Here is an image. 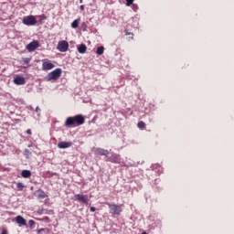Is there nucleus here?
Masks as SVG:
<instances>
[{"label": "nucleus", "instance_id": "obj_24", "mask_svg": "<svg viewBox=\"0 0 234 234\" xmlns=\"http://www.w3.org/2000/svg\"><path fill=\"white\" fill-rule=\"evenodd\" d=\"M125 35L126 36H134L133 33L129 32L128 29H125Z\"/></svg>", "mask_w": 234, "mask_h": 234}, {"label": "nucleus", "instance_id": "obj_19", "mask_svg": "<svg viewBox=\"0 0 234 234\" xmlns=\"http://www.w3.org/2000/svg\"><path fill=\"white\" fill-rule=\"evenodd\" d=\"M137 127H138V129H141V131H144V129H145V123L143 121H140L137 123Z\"/></svg>", "mask_w": 234, "mask_h": 234}, {"label": "nucleus", "instance_id": "obj_21", "mask_svg": "<svg viewBox=\"0 0 234 234\" xmlns=\"http://www.w3.org/2000/svg\"><path fill=\"white\" fill-rule=\"evenodd\" d=\"M24 65H28L30 63V58H25L22 59Z\"/></svg>", "mask_w": 234, "mask_h": 234}, {"label": "nucleus", "instance_id": "obj_14", "mask_svg": "<svg viewBox=\"0 0 234 234\" xmlns=\"http://www.w3.org/2000/svg\"><path fill=\"white\" fill-rule=\"evenodd\" d=\"M21 176L22 178H30L32 176V172H30V170H22Z\"/></svg>", "mask_w": 234, "mask_h": 234}, {"label": "nucleus", "instance_id": "obj_25", "mask_svg": "<svg viewBox=\"0 0 234 234\" xmlns=\"http://www.w3.org/2000/svg\"><path fill=\"white\" fill-rule=\"evenodd\" d=\"M90 211L91 213H94V211H96V207H90Z\"/></svg>", "mask_w": 234, "mask_h": 234}, {"label": "nucleus", "instance_id": "obj_28", "mask_svg": "<svg viewBox=\"0 0 234 234\" xmlns=\"http://www.w3.org/2000/svg\"><path fill=\"white\" fill-rule=\"evenodd\" d=\"M27 134H32V130L27 129Z\"/></svg>", "mask_w": 234, "mask_h": 234}, {"label": "nucleus", "instance_id": "obj_29", "mask_svg": "<svg viewBox=\"0 0 234 234\" xmlns=\"http://www.w3.org/2000/svg\"><path fill=\"white\" fill-rule=\"evenodd\" d=\"M80 8L81 11H83V10H85V5H82L80 6Z\"/></svg>", "mask_w": 234, "mask_h": 234}, {"label": "nucleus", "instance_id": "obj_12", "mask_svg": "<svg viewBox=\"0 0 234 234\" xmlns=\"http://www.w3.org/2000/svg\"><path fill=\"white\" fill-rule=\"evenodd\" d=\"M58 149H69V147H72L71 142H60L58 144Z\"/></svg>", "mask_w": 234, "mask_h": 234}, {"label": "nucleus", "instance_id": "obj_23", "mask_svg": "<svg viewBox=\"0 0 234 234\" xmlns=\"http://www.w3.org/2000/svg\"><path fill=\"white\" fill-rule=\"evenodd\" d=\"M134 3V0H126V6H131Z\"/></svg>", "mask_w": 234, "mask_h": 234}, {"label": "nucleus", "instance_id": "obj_15", "mask_svg": "<svg viewBox=\"0 0 234 234\" xmlns=\"http://www.w3.org/2000/svg\"><path fill=\"white\" fill-rule=\"evenodd\" d=\"M78 52L80 54H85L87 52V46L85 44H81L78 47Z\"/></svg>", "mask_w": 234, "mask_h": 234}, {"label": "nucleus", "instance_id": "obj_2", "mask_svg": "<svg viewBox=\"0 0 234 234\" xmlns=\"http://www.w3.org/2000/svg\"><path fill=\"white\" fill-rule=\"evenodd\" d=\"M110 209L111 215H117L120 217L122 215V207L118 206L116 204H112V203H106Z\"/></svg>", "mask_w": 234, "mask_h": 234}, {"label": "nucleus", "instance_id": "obj_16", "mask_svg": "<svg viewBox=\"0 0 234 234\" xmlns=\"http://www.w3.org/2000/svg\"><path fill=\"white\" fill-rule=\"evenodd\" d=\"M37 198H47V194L43 190L37 191Z\"/></svg>", "mask_w": 234, "mask_h": 234}, {"label": "nucleus", "instance_id": "obj_7", "mask_svg": "<svg viewBox=\"0 0 234 234\" xmlns=\"http://www.w3.org/2000/svg\"><path fill=\"white\" fill-rule=\"evenodd\" d=\"M26 48L27 50H28V52H34V50L39 48V41L33 40L32 42L27 45Z\"/></svg>", "mask_w": 234, "mask_h": 234}, {"label": "nucleus", "instance_id": "obj_3", "mask_svg": "<svg viewBox=\"0 0 234 234\" xmlns=\"http://www.w3.org/2000/svg\"><path fill=\"white\" fill-rule=\"evenodd\" d=\"M22 23L27 27H34L35 25H37V20L34 16H27L23 18Z\"/></svg>", "mask_w": 234, "mask_h": 234}, {"label": "nucleus", "instance_id": "obj_30", "mask_svg": "<svg viewBox=\"0 0 234 234\" xmlns=\"http://www.w3.org/2000/svg\"><path fill=\"white\" fill-rule=\"evenodd\" d=\"M39 111H41V109H39L38 106H37L36 112H39Z\"/></svg>", "mask_w": 234, "mask_h": 234}, {"label": "nucleus", "instance_id": "obj_1", "mask_svg": "<svg viewBox=\"0 0 234 234\" xmlns=\"http://www.w3.org/2000/svg\"><path fill=\"white\" fill-rule=\"evenodd\" d=\"M85 123V116L81 114L73 117H68L65 122V127H80Z\"/></svg>", "mask_w": 234, "mask_h": 234}, {"label": "nucleus", "instance_id": "obj_22", "mask_svg": "<svg viewBox=\"0 0 234 234\" xmlns=\"http://www.w3.org/2000/svg\"><path fill=\"white\" fill-rule=\"evenodd\" d=\"M30 228H34V226L36 225V221H34V219H30L28 222Z\"/></svg>", "mask_w": 234, "mask_h": 234}, {"label": "nucleus", "instance_id": "obj_31", "mask_svg": "<svg viewBox=\"0 0 234 234\" xmlns=\"http://www.w3.org/2000/svg\"><path fill=\"white\" fill-rule=\"evenodd\" d=\"M80 4L83 3V0H80Z\"/></svg>", "mask_w": 234, "mask_h": 234}, {"label": "nucleus", "instance_id": "obj_5", "mask_svg": "<svg viewBox=\"0 0 234 234\" xmlns=\"http://www.w3.org/2000/svg\"><path fill=\"white\" fill-rule=\"evenodd\" d=\"M56 67L53 63L52 60L48 58H44L42 59V69L43 70H52Z\"/></svg>", "mask_w": 234, "mask_h": 234}, {"label": "nucleus", "instance_id": "obj_11", "mask_svg": "<svg viewBox=\"0 0 234 234\" xmlns=\"http://www.w3.org/2000/svg\"><path fill=\"white\" fill-rule=\"evenodd\" d=\"M14 83H15V85H25V83H27V80H25L24 77L16 76L14 79Z\"/></svg>", "mask_w": 234, "mask_h": 234}, {"label": "nucleus", "instance_id": "obj_4", "mask_svg": "<svg viewBox=\"0 0 234 234\" xmlns=\"http://www.w3.org/2000/svg\"><path fill=\"white\" fill-rule=\"evenodd\" d=\"M61 69L58 68L48 73V81H52V80H59L61 78Z\"/></svg>", "mask_w": 234, "mask_h": 234}, {"label": "nucleus", "instance_id": "obj_9", "mask_svg": "<svg viewBox=\"0 0 234 234\" xmlns=\"http://www.w3.org/2000/svg\"><path fill=\"white\" fill-rule=\"evenodd\" d=\"M108 161L112 162V164H120V162H122V158L118 154H112V155L108 157Z\"/></svg>", "mask_w": 234, "mask_h": 234}, {"label": "nucleus", "instance_id": "obj_20", "mask_svg": "<svg viewBox=\"0 0 234 234\" xmlns=\"http://www.w3.org/2000/svg\"><path fill=\"white\" fill-rule=\"evenodd\" d=\"M16 187L18 191H23V189H25V185L23 183H17Z\"/></svg>", "mask_w": 234, "mask_h": 234}, {"label": "nucleus", "instance_id": "obj_27", "mask_svg": "<svg viewBox=\"0 0 234 234\" xmlns=\"http://www.w3.org/2000/svg\"><path fill=\"white\" fill-rule=\"evenodd\" d=\"M1 234H8V231H6V229H3Z\"/></svg>", "mask_w": 234, "mask_h": 234}, {"label": "nucleus", "instance_id": "obj_17", "mask_svg": "<svg viewBox=\"0 0 234 234\" xmlns=\"http://www.w3.org/2000/svg\"><path fill=\"white\" fill-rule=\"evenodd\" d=\"M103 52H105V48H103V46H101L97 48L96 54H98V56H101Z\"/></svg>", "mask_w": 234, "mask_h": 234}, {"label": "nucleus", "instance_id": "obj_26", "mask_svg": "<svg viewBox=\"0 0 234 234\" xmlns=\"http://www.w3.org/2000/svg\"><path fill=\"white\" fill-rule=\"evenodd\" d=\"M39 17H40V21L47 19V16H45L44 15L40 16Z\"/></svg>", "mask_w": 234, "mask_h": 234}, {"label": "nucleus", "instance_id": "obj_13", "mask_svg": "<svg viewBox=\"0 0 234 234\" xmlns=\"http://www.w3.org/2000/svg\"><path fill=\"white\" fill-rule=\"evenodd\" d=\"M16 220L17 224H20V226H27V219H25V218L22 216H17Z\"/></svg>", "mask_w": 234, "mask_h": 234}, {"label": "nucleus", "instance_id": "obj_8", "mask_svg": "<svg viewBox=\"0 0 234 234\" xmlns=\"http://www.w3.org/2000/svg\"><path fill=\"white\" fill-rule=\"evenodd\" d=\"M57 48L59 52H67L69 50V42L65 40L59 41Z\"/></svg>", "mask_w": 234, "mask_h": 234}, {"label": "nucleus", "instance_id": "obj_18", "mask_svg": "<svg viewBox=\"0 0 234 234\" xmlns=\"http://www.w3.org/2000/svg\"><path fill=\"white\" fill-rule=\"evenodd\" d=\"M71 27H72V28H78V27H80V19H75V20L71 23Z\"/></svg>", "mask_w": 234, "mask_h": 234}, {"label": "nucleus", "instance_id": "obj_6", "mask_svg": "<svg viewBox=\"0 0 234 234\" xmlns=\"http://www.w3.org/2000/svg\"><path fill=\"white\" fill-rule=\"evenodd\" d=\"M91 151L94 154H98L99 156H109V151L103 148L93 147Z\"/></svg>", "mask_w": 234, "mask_h": 234}, {"label": "nucleus", "instance_id": "obj_10", "mask_svg": "<svg viewBox=\"0 0 234 234\" xmlns=\"http://www.w3.org/2000/svg\"><path fill=\"white\" fill-rule=\"evenodd\" d=\"M74 200H78L79 202H82V204H89V198L85 195L76 194L74 196Z\"/></svg>", "mask_w": 234, "mask_h": 234}]
</instances>
